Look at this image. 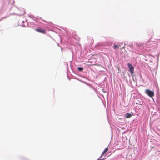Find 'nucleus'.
Segmentation results:
<instances>
[{
  "instance_id": "nucleus-7",
  "label": "nucleus",
  "mask_w": 160,
  "mask_h": 160,
  "mask_svg": "<svg viewBox=\"0 0 160 160\" xmlns=\"http://www.w3.org/2000/svg\"><path fill=\"white\" fill-rule=\"evenodd\" d=\"M132 116V115L131 114L129 113H126L125 114V116L126 118H128L131 117Z\"/></svg>"
},
{
  "instance_id": "nucleus-10",
  "label": "nucleus",
  "mask_w": 160,
  "mask_h": 160,
  "mask_svg": "<svg viewBox=\"0 0 160 160\" xmlns=\"http://www.w3.org/2000/svg\"><path fill=\"white\" fill-rule=\"evenodd\" d=\"M118 48V46L117 45H115L114 46V48H113L114 49H116L117 48Z\"/></svg>"
},
{
  "instance_id": "nucleus-3",
  "label": "nucleus",
  "mask_w": 160,
  "mask_h": 160,
  "mask_svg": "<svg viewBox=\"0 0 160 160\" xmlns=\"http://www.w3.org/2000/svg\"><path fill=\"white\" fill-rule=\"evenodd\" d=\"M145 93L147 94L148 95L152 98L154 95V92L153 91H151L148 89H146L145 91Z\"/></svg>"
},
{
  "instance_id": "nucleus-2",
  "label": "nucleus",
  "mask_w": 160,
  "mask_h": 160,
  "mask_svg": "<svg viewBox=\"0 0 160 160\" xmlns=\"http://www.w3.org/2000/svg\"><path fill=\"white\" fill-rule=\"evenodd\" d=\"M16 12H18V11H20L21 12L20 13H10L11 15H19V16H22L24 15L25 12V10L24 9H22L21 10H20L18 8H16Z\"/></svg>"
},
{
  "instance_id": "nucleus-9",
  "label": "nucleus",
  "mask_w": 160,
  "mask_h": 160,
  "mask_svg": "<svg viewBox=\"0 0 160 160\" xmlns=\"http://www.w3.org/2000/svg\"><path fill=\"white\" fill-rule=\"evenodd\" d=\"M78 69L79 71L82 72L83 70V68L82 67H79L78 68Z\"/></svg>"
},
{
  "instance_id": "nucleus-4",
  "label": "nucleus",
  "mask_w": 160,
  "mask_h": 160,
  "mask_svg": "<svg viewBox=\"0 0 160 160\" xmlns=\"http://www.w3.org/2000/svg\"><path fill=\"white\" fill-rule=\"evenodd\" d=\"M128 68L129 69L130 72L132 74H133V71H134V67H133L132 65L129 63H128Z\"/></svg>"
},
{
  "instance_id": "nucleus-8",
  "label": "nucleus",
  "mask_w": 160,
  "mask_h": 160,
  "mask_svg": "<svg viewBox=\"0 0 160 160\" xmlns=\"http://www.w3.org/2000/svg\"><path fill=\"white\" fill-rule=\"evenodd\" d=\"M108 147L106 148L104 150V151H103L102 153V155H104L106 152L108 151Z\"/></svg>"
},
{
  "instance_id": "nucleus-13",
  "label": "nucleus",
  "mask_w": 160,
  "mask_h": 160,
  "mask_svg": "<svg viewBox=\"0 0 160 160\" xmlns=\"http://www.w3.org/2000/svg\"><path fill=\"white\" fill-rule=\"evenodd\" d=\"M57 45H58V46H59V44H57Z\"/></svg>"
},
{
  "instance_id": "nucleus-6",
  "label": "nucleus",
  "mask_w": 160,
  "mask_h": 160,
  "mask_svg": "<svg viewBox=\"0 0 160 160\" xmlns=\"http://www.w3.org/2000/svg\"><path fill=\"white\" fill-rule=\"evenodd\" d=\"M35 30L42 33H45V31L44 30H42L40 29H35Z\"/></svg>"
},
{
  "instance_id": "nucleus-1",
  "label": "nucleus",
  "mask_w": 160,
  "mask_h": 160,
  "mask_svg": "<svg viewBox=\"0 0 160 160\" xmlns=\"http://www.w3.org/2000/svg\"><path fill=\"white\" fill-rule=\"evenodd\" d=\"M146 46L148 48H150L147 50H149L150 52H153L156 50L158 47V44L157 41L153 42H146Z\"/></svg>"
},
{
  "instance_id": "nucleus-5",
  "label": "nucleus",
  "mask_w": 160,
  "mask_h": 160,
  "mask_svg": "<svg viewBox=\"0 0 160 160\" xmlns=\"http://www.w3.org/2000/svg\"><path fill=\"white\" fill-rule=\"evenodd\" d=\"M144 103V102L141 99L138 98L136 102V104L142 105Z\"/></svg>"
},
{
  "instance_id": "nucleus-12",
  "label": "nucleus",
  "mask_w": 160,
  "mask_h": 160,
  "mask_svg": "<svg viewBox=\"0 0 160 160\" xmlns=\"http://www.w3.org/2000/svg\"><path fill=\"white\" fill-rule=\"evenodd\" d=\"M4 9H4V8H3V9H2V10H4Z\"/></svg>"
},
{
  "instance_id": "nucleus-11",
  "label": "nucleus",
  "mask_w": 160,
  "mask_h": 160,
  "mask_svg": "<svg viewBox=\"0 0 160 160\" xmlns=\"http://www.w3.org/2000/svg\"><path fill=\"white\" fill-rule=\"evenodd\" d=\"M29 17L31 18H33L34 17L32 15H30L29 16Z\"/></svg>"
}]
</instances>
